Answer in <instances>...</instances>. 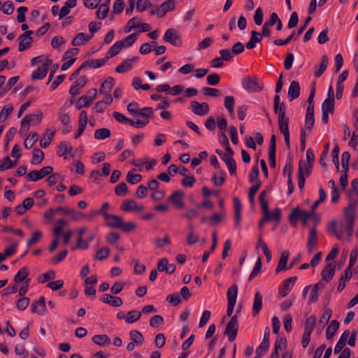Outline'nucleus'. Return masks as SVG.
I'll list each match as a JSON object with an SVG mask.
<instances>
[{"instance_id":"e433bc0d","label":"nucleus","mask_w":358,"mask_h":358,"mask_svg":"<svg viewBox=\"0 0 358 358\" xmlns=\"http://www.w3.org/2000/svg\"><path fill=\"white\" fill-rule=\"evenodd\" d=\"M72 147L69 143L61 142L57 148V155L59 156H64L71 152Z\"/></svg>"},{"instance_id":"2f4dec72","label":"nucleus","mask_w":358,"mask_h":358,"mask_svg":"<svg viewBox=\"0 0 358 358\" xmlns=\"http://www.w3.org/2000/svg\"><path fill=\"white\" fill-rule=\"evenodd\" d=\"M43 159L44 152L39 148H34L31 163L32 164H39Z\"/></svg>"},{"instance_id":"5701e85b","label":"nucleus","mask_w":358,"mask_h":358,"mask_svg":"<svg viewBox=\"0 0 358 358\" xmlns=\"http://www.w3.org/2000/svg\"><path fill=\"white\" fill-rule=\"evenodd\" d=\"M349 335V330H345L343 331L340 339L338 340L337 344L334 348V354H338L342 350V349L346 344Z\"/></svg>"},{"instance_id":"c85d7f7f","label":"nucleus","mask_w":358,"mask_h":358,"mask_svg":"<svg viewBox=\"0 0 358 358\" xmlns=\"http://www.w3.org/2000/svg\"><path fill=\"white\" fill-rule=\"evenodd\" d=\"M92 341L100 346L110 345V339L106 334H97L93 336Z\"/></svg>"},{"instance_id":"5fc2aeb1","label":"nucleus","mask_w":358,"mask_h":358,"mask_svg":"<svg viewBox=\"0 0 358 358\" xmlns=\"http://www.w3.org/2000/svg\"><path fill=\"white\" fill-rule=\"evenodd\" d=\"M42 236H43L42 231H35L32 234L31 237L27 241V245L28 247H30V246L36 244L41 239Z\"/></svg>"},{"instance_id":"a211bd4d","label":"nucleus","mask_w":358,"mask_h":358,"mask_svg":"<svg viewBox=\"0 0 358 358\" xmlns=\"http://www.w3.org/2000/svg\"><path fill=\"white\" fill-rule=\"evenodd\" d=\"M336 266L332 263L326 265L322 271V281L329 282L334 277Z\"/></svg>"},{"instance_id":"c756f323","label":"nucleus","mask_w":358,"mask_h":358,"mask_svg":"<svg viewBox=\"0 0 358 358\" xmlns=\"http://www.w3.org/2000/svg\"><path fill=\"white\" fill-rule=\"evenodd\" d=\"M262 308V296L259 292H257L255 295V299L252 306V315L255 316L257 315Z\"/></svg>"},{"instance_id":"e2e57ef3","label":"nucleus","mask_w":358,"mask_h":358,"mask_svg":"<svg viewBox=\"0 0 358 358\" xmlns=\"http://www.w3.org/2000/svg\"><path fill=\"white\" fill-rule=\"evenodd\" d=\"M201 92L204 95L214 97L219 96L220 95V91L219 90L209 87H203L201 89Z\"/></svg>"},{"instance_id":"58836bf2","label":"nucleus","mask_w":358,"mask_h":358,"mask_svg":"<svg viewBox=\"0 0 358 358\" xmlns=\"http://www.w3.org/2000/svg\"><path fill=\"white\" fill-rule=\"evenodd\" d=\"M110 130L108 128H101L94 132V138L97 140H103L110 136Z\"/></svg>"},{"instance_id":"4be33fe9","label":"nucleus","mask_w":358,"mask_h":358,"mask_svg":"<svg viewBox=\"0 0 358 358\" xmlns=\"http://www.w3.org/2000/svg\"><path fill=\"white\" fill-rule=\"evenodd\" d=\"M234 223L236 227L239 225L241 222V212L242 206L241 201L238 197L234 198Z\"/></svg>"},{"instance_id":"1a4fd4ad","label":"nucleus","mask_w":358,"mask_h":358,"mask_svg":"<svg viewBox=\"0 0 358 358\" xmlns=\"http://www.w3.org/2000/svg\"><path fill=\"white\" fill-rule=\"evenodd\" d=\"M190 105L192 111L195 115L203 116L209 112V106L207 103H199L196 101H192Z\"/></svg>"},{"instance_id":"72a5a7b5","label":"nucleus","mask_w":358,"mask_h":358,"mask_svg":"<svg viewBox=\"0 0 358 358\" xmlns=\"http://www.w3.org/2000/svg\"><path fill=\"white\" fill-rule=\"evenodd\" d=\"M114 85V79L112 77H108L107 79L101 84L99 89L101 93H110Z\"/></svg>"},{"instance_id":"ddd939ff","label":"nucleus","mask_w":358,"mask_h":358,"mask_svg":"<svg viewBox=\"0 0 358 358\" xmlns=\"http://www.w3.org/2000/svg\"><path fill=\"white\" fill-rule=\"evenodd\" d=\"M317 245V231L315 227L310 229L309 236L307 242V250L308 253L311 254Z\"/></svg>"},{"instance_id":"f704fd0d","label":"nucleus","mask_w":358,"mask_h":358,"mask_svg":"<svg viewBox=\"0 0 358 358\" xmlns=\"http://www.w3.org/2000/svg\"><path fill=\"white\" fill-rule=\"evenodd\" d=\"M64 215H69L74 220H80L85 217L83 213L73 209H68L64 207Z\"/></svg>"},{"instance_id":"7c9ffc66","label":"nucleus","mask_w":358,"mask_h":358,"mask_svg":"<svg viewBox=\"0 0 358 358\" xmlns=\"http://www.w3.org/2000/svg\"><path fill=\"white\" fill-rule=\"evenodd\" d=\"M328 66V57L327 55H323L321 58L320 64L318 66H316L317 70L315 71L314 76L317 78L320 77L325 71Z\"/></svg>"},{"instance_id":"4468645a","label":"nucleus","mask_w":358,"mask_h":358,"mask_svg":"<svg viewBox=\"0 0 358 358\" xmlns=\"http://www.w3.org/2000/svg\"><path fill=\"white\" fill-rule=\"evenodd\" d=\"M101 301L113 307H120L123 304V301L120 297L113 296L108 294H103Z\"/></svg>"},{"instance_id":"b1692460","label":"nucleus","mask_w":358,"mask_h":358,"mask_svg":"<svg viewBox=\"0 0 358 358\" xmlns=\"http://www.w3.org/2000/svg\"><path fill=\"white\" fill-rule=\"evenodd\" d=\"M315 124V117H314V110L309 109L306 110V120H305V126L306 129L309 133L311 132L313 127Z\"/></svg>"},{"instance_id":"4d7b16f0","label":"nucleus","mask_w":358,"mask_h":358,"mask_svg":"<svg viewBox=\"0 0 358 358\" xmlns=\"http://www.w3.org/2000/svg\"><path fill=\"white\" fill-rule=\"evenodd\" d=\"M109 11V6L107 4H101L98 10L96 11V17L99 19L103 20L106 17Z\"/></svg>"},{"instance_id":"aec40b11","label":"nucleus","mask_w":358,"mask_h":358,"mask_svg":"<svg viewBox=\"0 0 358 358\" xmlns=\"http://www.w3.org/2000/svg\"><path fill=\"white\" fill-rule=\"evenodd\" d=\"M300 96V85L297 81H292L288 89V96L290 100L297 99Z\"/></svg>"},{"instance_id":"393cba45","label":"nucleus","mask_w":358,"mask_h":358,"mask_svg":"<svg viewBox=\"0 0 358 358\" xmlns=\"http://www.w3.org/2000/svg\"><path fill=\"white\" fill-rule=\"evenodd\" d=\"M339 322L334 320H332L326 330V337L327 340H331L339 328Z\"/></svg>"},{"instance_id":"2eb2a0df","label":"nucleus","mask_w":358,"mask_h":358,"mask_svg":"<svg viewBox=\"0 0 358 358\" xmlns=\"http://www.w3.org/2000/svg\"><path fill=\"white\" fill-rule=\"evenodd\" d=\"M106 225L112 228L120 229L121 224H123V220L121 217L116 215H106Z\"/></svg>"},{"instance_id":"79ce46f5","label":"nucleus","mask_w":358,"mask_h":358,"mask_svg":"<svg viewBox=\"0 0 358 358\" xmlns=\"http://www.w3.org/2000/svg\"><path fill=\"white\" fill-rule=\"evenodd\" d=\"M238 294V287L236 285L231 286L227 291L228 302L236 303Z\"/></svg>"},{"instance_id":"f8f14e48","label":"nucleus","mask_w":358,"mask_h":358,"mask_svg":"<svg viewBox=\"0 0 358 358\" xmlns=\"http://www.w3.org/2000/svg\"><path fill=\"white\" fill-rule=\"evenodd\" d=\"M46 310L45 298L44 296H41L38 300L34 301L31 304V312L34 313L44 315Z\"/></svg>"},{"instance_id":"f3484780","label":"nucleus","mask_w":358,"mask_h":358,"mask_svg":"<svg viewBox=\"0 0 358 358\" xmlns=\"http://www.w3.org/2000/svg\"><path fill=\"white\" fill-rule=\"evenodd\" d=\"M358 256V250L357 248H354L350 253V260H349V266L345 270V278H351L352 275V268L355 264L357 262Z\"/></svg>"},{"instance_id":"13d9d810","label":"nucleus","mask_w":358,"mask_h":358,"mask_svg":"<svg viewBox=\"0 0 358 358\" xmlns=\"http://www.w3.org/2000/svg\"><path fill=\"white\" fill-rule=\"evenodd\" d=\"M126 180L129 183L134 185L141 181L142 176L138 173L134 174L131 172H129L127 175Z\"/></svg>"},{"instance_id":"7ed1b4c3","label":"nucleus","mask_w":358,"mask_h":358,"mask_svg":"<svg viewBox=\"0 0 358 358\" xmlns=\"http://www.w3.org/2000/svg\"><path fill=\"white\" fill-rule=\"evenodd\" d=\"M242 85L244 89L249 92H257L262 90L264 85L259 83L256 76H248L243 79Z\"/></svg>"},{"instance_id":"cd10ccee","label":"nucleus","mask_w":358,"mask_h":358,"mask_svg":"<svg viewBox=\"0 0 358 358\" xmlns=\"http://www.w3.org/2000/svg\"><path fill=\"white\" fill-rule=\"evenodd\" d=\"M325 287V283H324L322 280L317 282L313 287L310 298H309V303H315L318 300V289L320 288H324Z\"/></svg>"},{"instance_id":"bf43d9fd","label":"nucleus","mask_w":358,"mask_h":358,"mask_svg":"<svg viewBox=\"0 0 358 358\" xmlns=\"http://www.w3.org/2000/svg\"><path fill=\"white\" fill-rule=\"evenodd\" d=\"M261 268H262V259L260 257H259L256 262L255 266L249 276L248 280L251 281L255 276H257L259 274V273L260 272Z\"/></svg>"},{"instance_id":"ea45409f","label":"nucleus","mask_w":358,"mask_h":358,"mask_svg":"<svg viewBox=\"0 0 358 358\" xmlns=\"http://www.w3.org/2000/svg\"><path fill=\"white\" fill-rule=\"evenodd\" d=\"M279 130L282 134H289V118H278Z\"/></svg>"},{"instance_id":"f257e3e1","label":"nucleus","mask_w":358,"mask_h":358,"mask_svg":"<svg viewBox=\"0 0 358 358\" xmlns=\"http://www.w3.org/2000/svg\"><path fill=\"white\" fill-rule=\"evenodd\" d=\"M349 200L348 205L344 208L343 213L345 222V230L349 239L354 231L355 209L358 205V178L352 181V189L347 192Z\"/></svg>"},{"instance_id":"c03bdc74","label":"nucleus","mask_w":358,"mask_h":358,"mask_svg":"<svg viewBox=\"0 0 358 358\" xmlns=\"http://www.w3.org/2000/svg\"><path fill=\"white\" fill-rule=\"evenodd\" d=\"M135 208H136V202L133 199L125 200L120 207L125 212L135 210Z\"/></svg>"},{"instance_id":"473e14b6","label":"nucleus","mask_w":358,"mask_h":358,"mask_svg":"<svg viewBox=\"0 0 358 358\" xmlns=\"http://www.w3.org/2000/svg\"><path fill=\"white\" fill-rule=\"evenodd\" d=\"M92 38V36L87 35L85 33H79L78 35L72 40L71 44L73 46L80 45L84 42H87Z\"/></svg>"},{"instance_id":"49530a36","label":"nucleus","mask_w":358,"mask_h":358,"mask_svg":"<svg viewBox=\"0 0 358 358\" xmlns=\"http://www.w3.org/2000/svg\"><path fill=\"white\" fill-rule=\"evenodd\" d=\"M298 187L301 190L305 185V176L303 171L302 161L299 162L298 170Z\"/></svg>"},{"instance_id":"4c0bfd02","label":"nucleus","mask_w":358,"mask_h":358,"mask_svg":"<svg viewBox=\"0 0 358 358\" xmlns=\"http://www.w3.org/2000/svg\"><path fill=\"white\" fill-rule=\"evenodd\" d=\"M141 317V312L137 310H130L127 313L126 322L131 324L137 322Z\"/></svg>"},{"instance_id":"6ab92c4d","label":"nucleus","mask_w":358,"mask_h":358,"mask_svg":"<svg viewBox=\"0 0 358 358\" xmlns=\"http://www.w3.org/2000/svg\"><path fill=\"white\" fill-rule=\"evenodd\" d=\"M343 228L344 225L343 223H341L340 225L338 226L336 221L332 220L329 224L328 230L329 232L333 233L338 240H341L343 238Z\"/></svg>"},{"instance_id":"de8ad7c7","label":"nucleus","mask_w":358,"mask_h":358,"mask_svg":"<svg viewBox=\"0 0 358 358\" xmlns=\"http://www.w3.org/2000/svg\"><path fill=\"white\" fill-rule=\"evenodd\" d=\"M316 322V317L314 315H311L306 319L304 331L312 333Z\"/></svg>"},{"instance_id":"052dcab7","label":"nucleus","mask_w":358,"mask_h":358,"mask_svg":"<svg viewBox=\"0 0 358 358\" xmlns=\"http://www.w3.org/2000/svg\"><path fill=\"white\" fill-rule=\"evenodd\" d=\"M30 303V300L28 297H22L18 299L16 302V308L19 310H24Z\"/></svg>"},{"instance_id":"0eeeda50","label":"nucleus","mask_w":358,"mask_h":358,"mask_svg":"<svg viewBox=\"0 0 358 358\" xmlns=\"http://www.w3.org/2000/svg\"><path fill=\"white\" fill-rule=\"evenodd\" d=\"M312 20L310 16L307 17L304 22V24L298 30L296 33L292 32L287 38L285 40L276 39L274 41V44L276 45H284L288 44L292 39H296L304 31L306 27L308 26L310 20Z\"/></svg>"},{"instance_id":"dca6fc26","label":"nucleus","mask_w":358,"mask_h":358,"mask_svg":"<svg viewBox=\"0 0 358 358\" xmlns=\"http://www.w3.org/2000/svg\"><path fill=\"white\" fill-rule=\"evenodd\" d=\"M297 280L296 276L290 277L285 280L284 285L282 287L280 288L278 294L284 297L288 294L289 291L292 289L294 282Z\"/></svg>"},{"instance_id":"3c124183","label":"nucleus","mask_w":358,"mask_h":358,"mask_svg":"<svg viewBox=\"0 0 358 358\" xmlns=\"http://www.w3.org/2000/svg\"><path fill=\"white\" fill-rule=\"evenodd\" d=\"M235 103V99L232 96H227L224 98V105L225 108L227 109L228 112L232 115L234 114V106Z\"/></svg>"},{"instance_id":"423d86ee","label":"nucleus","mask_w":358,"mask_h":358,"mask_svg":"<svg viewBox=\"0 0 358 358\" xmlns=\"http://www.w3.org/2000/svg\"><path fill=\"white\" fill-rule=\"evenodd\" d=\"M238 333V317L236 315H233L229 323L227 324L224 334L228 336V339L230 342L235 340Z\"/></svg>"},{"instance_id":"412c9836","label":"nucleus","mask_w":358,"mask_h":358,"mask_svg":"<svg viewBox=\"0 0 358 358\" xmlns=\"http://www.w3.org/2000/svg\"><path fill=\"white\" fill-rule=\"evenodd\" d=\"M76 0H68L64 3V6L62 7L59 13V18L62 19L66 17L70 13V8H73L76 6Z\"/></svg>"},{"instance_id":"6e6552de","label":"nucleus","mask_w":358,"mask_h":358,"mask_svg":"<svg viewBox=\"0 0 358 358\" xmlns=\"http://www.w3.org/2000/svg\"><path fill=\"white\" fill-rule=\"evenodd\" d=\"M87 94L88 96H82L78 100L76 107L78 110L81 109L83 107H90L96 96L97 91L96 89H91L88 91Z\"/></svg>"},{"instance_id":"bb28decb","label":"nucleus","mask_w":358,"mask_h":358,"mask_svg":"<svg viewBox=\"0 0 358 358\" xmlns=\"http://www.w3.org/2000/svg\"><path fill=\"white\" fill-rule=\"evenodd\" d=\"M123 48V43L120 41H117L114 45H113L110 48V49L107 52L106 57V58H107V60L111 57L116 56Z\"/></svg>"},{"instance_id":"39448f33","label":"nucleus","mask_w":358,"mask_h":358,"mask_svg":"<svg viewBox=\"0 0 358 358\" xmlns=\"http://www.w3.org/2000/svg\"><path fill=\"white\" fill-rule=\"evenodd\" d=\"M163 40L176 47L180 46L182 44L181 38L178 31L173 28L168 29L166 31L163 36Z\"/></svg>"},{"instance_id":"774afa93","label":"nucleus","mask_w":358,"mask_h":358,"mask_svg":"<svg viewBox=\"0 0 358 358\" xmlns=\"http://www.w3.org/2000/svg\"><path fill=\"white\" fill-rule=\"evenodd\" d=\"M55 278V272L53 270H50L47 273H43L39 277V281L41 283H45L50 280H53Z\"/></svg>"},{"instance_id":"37998d69","label":"nucleus","mask_w":358,"mask_h":358,"mask_svg":"<svg viewBox=\"0 0 358 358\" xmlns=\"http://www.w3.org/2000/svg\"><path fill=\"white\" fill-rule=\"evenodd\" d=\"M322 110L333 114L334 111V100L326 99L322 104Z\"/></svg>"},{"instance_id":"603ef678","label":"nucleus","mask_w":358,"mask_h":358,"mask_svg":"<svg viewBox=\"0 0 358 358\" xmlns=\"http://www.w3.org/2000/svg\"><path fill=\"white\" fill-rule=\"evenodd\" d=\"M150 7H152V4L149 1V0H137V11L142 13L145 11L148 8Z\"/></svg>"},{"instance_id":"a18cd8bd","label":"nucleus","mask_w":358,"mask_h":358,"mask_svg":"<svg viewBox=\"0 0 358 358\" xmlns=\"http://www.w3.org/2000/svg\"><path fill=\"white\" fill-rule=\"evenodd\" d=\"M38 135L37 133H32L29 134L24 142V147L27 149H30L38 141Z\"/></svg>"},{"instance_id":"680f3d73","label":"nucleus","mask_w":358,"mask_h":358,"mask_svg":"<svg viewBox=\"0 0 358 358\" xmlns=\"http://www.w3.org/2000/svg\"><path fill=\"white\" fill-rule=\"evenodd\" d=\"M128 192V187L125 182H122L115 188V193L119 196H123Z\"/></svg>"},{"instance_id":"9b49d317","label":"nucleus","mask_w":358,"mask_h":358,"mask_svg":"<svg viewBox=\"0 0 358 358\" xmlns=\"http://www.w3.org/2000/svg\"><path fill=\"white\" fill-rule=\"evenodd\" d=\"M52 63V60L47 59V61L41 66H39L31 73V78L38 80L43 79L46 76V74L48 71V67Z\"/></svg>"},{"instance_id":"864d4df0","label":"nucleus","mask_w":358,"mask_h":358,"mask_svg":"<svg viewBox=\"0 0 358 358\" xmlns=\"http://www.w3.org/2000/svg\"><path fill=\"white\" fill-rule=\"evenodd\" d=\"M16 161L12 162L9 157H6L3 159L2 162L0 164V171L11 169L14 167Z\"/></svg>"},{"instance_id":"8fccbe9b","label":"nucleus","mask_w":358,"mask_h":358,"mask_svg":"<svg viewBox=\"0 0 358 358\" xmlns=\"http://www.w3.org/2000/svg\"><path fill=\"white\" fill-rule=\"evenodd\" d=\"M331 309L327 308L324 313H322L321 318L320 319L319 323L322 325V327H324L329 322V319L331 316Z\"/></svg>"},{"instance_id":"09e8293b","label":"nucleus","mask_w":358,"mask_h":358,"mask_svg":"<svg viewBox=\"0 0 358 358\" xmlns=\"http://www.w3.org/2000/svg\"><path fill=\"white\" fill-rule=\"evenodd\" d=\"M132 65L129 59H124L119 66L115 69V71L119 73H124L131 68Z\"/></svg>"},{"instance_id":"9d476101","label":"nucleus","mask_w":358,"mask_h":358,"mask_svg":"<svg viewBox=\"0 0 358 358\" xmlns=\"http://www.w3.org/2000/svg\"><path fill=\"white\" fill-rule=\"evenodd\" d=\"M184 196L185 192L182 190L178 189L168 198V201L171 202L175 207L182 208L184 207L182 201Z\"/></svg>"},{"instance_id":"6e6d98bb","label":"nucleus","mask_w":358,"mask_h":358,"mask_svg":"<svg viewBox=\"0 0 358 358\" xmlns=\"http://www.w3.org/2000/svg\"><path fill=\"white\" fill-rule=\"evenodd\" d=\"M20 41L18 50L20 52L24 51L25 50L28 49L33 42L32 38H22L18 39Z\"/></svg>"},{"instance_id":"a878e982","label":"nucleus","mask_w":358,"mask_h":358,"mask_svg":"<svg viewBox=\"0 0 358 358\" xmlns=\"http://www.w3.org/2000/svg\"><path fill=\"white\" fill-rule=\"evenodd\" d=\"M289 258V252L287 251H283L281 253L277 268L275 269V273H280L282 270L287 269V262Z\"/></svg>"},{"instance_id":"338daca9","label":"nucleus","mask_w":358,"mask_h":358,"mask_svg":"<svg viewBox=\"0 0 358 358\" xmlns=\"http://www.w3.org/2000/svg\"><path fill=\"white\" fill-rule=\"evenodd\" d=\"M164 323V319L162 316L159 315H155L152 316L150 320V325L152 327H158Z\"/></svg>"},{"instance_id":"0e129e2a","label":"nucleus","mask_w":358,"mask_h":358,"mask_svg":"<svg viewBox=\"0 0 358 358\" xmlns=\"http://www.w3.org/2000/svg\"><path fill=\"white\" fill-rule=\"evenodd\" d=\"M109 254L110 249L108 248H102L96 252L95 258L99 260H103L108 257Z\"/></svg>"},{"instance_id":"20e7f679","label":"nucleus","mask_w":358,"mask_h":358,"mask_svg":"<svg viewBox=\"0 0 358 358\" xmlns=\"http://www.w3.org/2000/svg\"><path fill=\"white\" fill-rule=\"evenodd\" d=\"M33 117H36L38 123H39L43 117V112L41 110H38L36 113L24 116L21 121L20 130V133L22 136L27 134L30 127L31 122L33 120Z\"/></svg>"},{"instance_id":"69168bd1","label":"nucleus","mask_w":358,"mask_h":358,"mask_svg":"<svg viewBox=\"0 0 358 358\" xmlns=\"http://www.w3.org/2000/svg\"><path fill=\"white\" fill-rule=\"evenodd\" d=\"M152 113L153 110L151 107H145L139 110L137 116H141L145 120H149Z\"/></svg>"},{"instance_id":"a19ab883","label":"nucleus","mask_w":358,"mask_h":358,"mask_svg":"<svg viewBox=\"0 0 358 358\" xmlns=\"http://www.w3.org/2000/svg\"><path fill=\"white\" fill-rule=\"evenodd\" d=\"M28 268L24 266L20 268L14 278V282L19 283L25 280L28 276Z\"/></svg>"},{"instance_id":"c9c22d12","label":"nucleus","mask_w":358,"mask_h":358,"mask_svg":"<svg viewBox=\"0 0 358 358\" xmlns=\"http://www.w3.org/2000/svg\"><path fill=\"white\" fill-rule=\"evenodd\" d=\"M131 340L137 345H141L144 341V338L142 334L138 330H131L129 332Z\"/></svg>"},{"instance_id":"f03ea898","label":"nucleus","mask_w":358,"mask_h":358,"mask_svg":"<svg viewBox=\"0 0 358 358\" xmlns=\"http://www.w3.org/2000/svg\"><path fill=\"white\" fill-rule=\"evenodd\" d=\"M313 215L306 210H301L299 207H296L289 213L288 219L292 224H296L299 220H301L304 225H306L308 220Z\"/></svg>"}]
</instances>
